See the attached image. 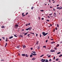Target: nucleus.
<instances>
[{
    "label": "nucleus",
    "instance_id": "nucleus-60",
    "mask_svg": "<svg viewBox=\"0 0 62 62\" xmlns=\"http://www.w3.org/2000/svg\"><path fill=\"white\" fill-rule=\"evenodd\" d=\"M7 44H8V43H6L5 44V45H7Z\"/></svg>",
    "mask_w": 62,
    "mask_h": 62
},
{
    "label": "nucleus",
    "instance_id": "nucleus-50",
    "mask_svg": "<svg viewBox=\"0 0 62 62\" xmlns=\"http://www.w3.org/2000/svg\"><path fill=\"white\" fill-rule=\"evenodd\" d=\"M38 50L39 49V47H38Z\"/></svg>",
    "mask_w": 62,
    "mask_h": 62
},
{
    "label": "nucleus",
    "instance_id": "nucleus-49",
    "mask_svg": "<svg viewBox=\"0 0 62 62\" xmlns=\"http://www.w3.org/2000/svg\"><path fill=\"white\" fill-rule=\"evenodd\" d=\"M47 17H48V18H50V16H47Z\"/></svg>",
    "mask_w": 62,
    "mask_h": 62
},
{
    "label": "nucleus",
    "instance_id": "nucleus-63",
    "mask_svg": "<svg viewBox=\"0 0 62 62\" xmlns=\"http://www.w3.org/2000/svg\"><path fill=\"white\" fill-rule=\"evenodd\" d=\"M50 8H53V7H52L51 6H50Z\"/></svg>",
    "mask_w": 62,
    "mask_h": 62
},
{
    "label": "nucleus",
    "instance_id": "nucleus-51",
    "mask_svg": "<svg viewBox=\"0 0 62 62\" xmlns=\"http://www.w3.org/2000/svg\"><path fill=\"white\" fill-rule=\"evenodd\" d=\"M28 25H30V23H29L28 24Z\"/></svg>",
    "mask_w": 62,
    "mask_h": 62
},
{
    "label": "nucleus",
    "instance_id": "nucleus-1",
    "mask_svg": "<svg viewBox=\"0 0 62 62\" xmlns=\"http://www.w3.org/2000/svg\"><path fill=\"white\" fill-rule=\"evenodd\" d=\"M32 28L31 27H30L26 29V31H28V30H29L30 31H31Z\"/></svg>",
    "mask_w": 62,
    "mask_h": 62
},
{
    "label": "nucleus",
    "instance_id": "nucleus-12",
    "mask_svg": "<svg viewBox=\"0 0 62 62\" xmlns=\"http://www.w3.org/2000/svg\"><path fill=\"white\" fill-rule=\"evenodd\" d=\"M59 60V59L57 58L55 60L56 61H58V60Z\"/></svg>",
    "mask_w": 62,
    "mask_h": 62
},
{
    "label": "nucleus",
    "instance_id": "nucleus-4",
    "mask_svg": "<svg viewBox=\"0 0 62 62\" xmlns=\"http://www.w3.org/2000/svg\"><path fill=\"white\" fill-rule=\"evenodd\" d=\"M22 55L23 56H25V54H22Z\"/></svg>",
    "mask_w": 62,
    "mask_h": 62
},
{
    "label": "nucleus",
    "instance_id": "nucleus-41",
    "mask_svg": "<svg viewBox=\"0 0 62 62\" xmlns=\"http://www.w3.org/2000/svg\"><path fill=\"white\" fill-rule=\"evenodd\" d=\"M51 57V55H49L48 56V57Z\"/></svg>",
    "mask_w": 62,
    "mask_h": 62
},
{
    "label": "nucleus",
    "instance_id": "nucleus-17",
    "mask_svg": "<svg viewBox=\"0 0 62 62\" xmlns=\"http://www.w3.org/2000/svg\"><path fill=\"white\" fill-rule=\"evenodd\" d=\"M59 46V44H57V46H56V47H58Z\"/></svg>",
    "mask_w": 62,
    "mask_h": 62
},
{
    "label": "nucleus",
    "instance_id": "nucleus-55",
    "mask_svg": "<svg viewBox=\"0 0 62 62\" xmlns=\"http://www.w3.org/2000/svg\"><path fill=\"white\" fill-rule=\"evenodd\" d=\"M53 10L54 11H55V10L54 8H53Z\"/></svg>",
    "mask_w": 62,
    "mask_h": 62
},
{
    "label": "nucleus",
    "instance_id": "nucleus-47",
    "mask_svg": "<svg viewBox=\"0 0 62 62\" xmlns=\"http://www.w3.org/2000/svg\"><path fill=\"white\" fill-rule=\"evenodd\" d=\"M47 41H48V40H46V43L47 42Z\"/></svg>",
    "mask_w": 62,
    "mask_h": 62
},
{
    "label": "nucleus",
    "instance_id": "nucleus-46",
    "mask_svg": "<svg viewBox=\"0 0 62 62\" xmlns=\"http://www.w3.org/2000/svg\"><path fill=\"white\" fill-rule=\"evenodd\" d=\"M24 15V13H23L22 14V15Z\"/></svg>",
    "mask_w": 62,
    "mask_h": 62
},
{
    "label": "nucleus",
    "instance_id": "nucleus-37",
    "mask_svg": "<svg viewBox=\"0 0 62 62\" xmlns=\"http://www.w3.org/2000/svg\"><path fill=\"white\" fill-rule=\"evenodd\" d=\"M49 16H51V15H52V14H49Z\"/></svg>",
    "mask_w": 62,
    "mask_h": 62
},
{
    "label": "nucleus",
    "instance_id": "nucleus-3",
    "mask_svg": "<svg viewBox=\"0 0 62 62\" xmlns=\"http://www.w3.org/2000/svg\"><path fill=\"white\" fill-rule=\"evenodd\" d=\"M40 61H43V62H44V61H45V60L44 59H42L41 60H40Z\"/></svg>",
    "mask_w": 62,
    "mask_h": 62
},
{
    "label": "nucleus",
    "instance_id": "nucleus-2",
    "mask_svg": "<svg viewBox=\"0 0 62 62\" xmlns=\"http://www.w3.org/2000/svg\"><path fill=\"white\" fill-rule=\"evenodd\" d=\"M50 52H52H52H55V50H53L52 49L51 50Z\"/></svg>",
    "mask_w": 62,
    "mask_h": 62
},
{
    "label": "nucleus",
    "instance_id": "nucleus-14",
    "mask_svg": "<svg viewBox=\"0 0 62 62\" xmlns=\"http://www.w3.org/2000/svg\"><path fill=\"white\" fill-rule=\"evenodd\" d=\"M25 56L26 57H28V55H27V54H25Z\"/></svg>",
    "mask_w": 62,
    "mask_h": 62
},
{
    "label": "nucleus",
    "instance_id": "nucleus-16",
    "mask_svg": "<svg viewBox=\"0 0 62 62\" xmlns=\"http://www.w3.org/2000/svg\"><path fill=\"white\" fill-rule=\"evenodd\" d=\"M48 34V33H45V36H46V35H47V34Z\"/></svg>",
    "mask_w": 62,
    "mask_h": 62
},
{
    "label": "nucleus",
    "instance_id": "nucleus-11",
    "mask_svg": "<svg viewBox=\"0 0 62 62\" xmlns=\"http://www.w3.org/2000/svg\"><path fill=\"white\" fill-rule=\"evenodd\" d=\"M33 55L35 56V55H37V54L36 53H34L33 54Z\"/></svg>",
    "mask_w": 62,
    "mask_h": 62
},
{
    "label": "nucleus",
    "instance_id": "nucleus-32",
    "mask_svg": "<svg viewBox=\"0 0 62 62\" xmlns=\"http://www.w3.org/2000/svg\"><path fill=\"white\" fill-rule=\"evenodd\" d=\"M51 60H51V59H50L49 60V62H51Z\"/></svg>",
    "mask_w": 62,
    "mask_h": 62
},
{
    "label": "nucleus",
    "instance_id": "nucleus-58",
    "mask_svg": "<svg viewBox=\"0 0 62 62\" xmlns=\"http://www.w3.org/2000/svg\"><path fill=\"white\" fill-rule=\"evenodd\" d=\"M38 18L39 20H40V17H39Z\"/></svg>",
    "mask_w": 62,
    "mask_h": 62
},
{
    "label": "nucleus",
    "instance_id": "nucleus-10",
    "mask_svg": "<svg viewBox=\"0 0 62 62\" xmlns=\"http://www.w3.org/2000/svg\"><path fill=\"white\" fill-rule=\"evenodd\" d=\"M1 28H5V26H2L1 27Z\"/></svg>",
    "mask_w": 62,
    "mask_h": 62
},
{
    "label": "nucleus",
    "instance_id": "nucleus-9",
    "mask_svg": "<svg viewBox=\"0 0 62 62\" xmlns=\"http://www.w3.org/2000/svg\"><path fill=\"white\" fill-rule=\"evenodd\" d=\"M15 26L16 27H18V25L17 24L16 25H15Z\"/></svg>",
    "mask_w": 62,
    "mask_h": 62
},
{
    "label": "nucleus",
    "instance_id": "nucleus-20",
    "mask_svg": "<svg viewBox=\"0 0 62 62\" xmlns=\"http://www.w3.org/2000/svg\"><path fill=\"white\" fill-rule=\"evenodd\" d=\"M27 34H28V33H25L24 34V35H25V36L26 35H27Z\"/></svg>",
    "mask_w": 62,
    "mask_h": 62
},
{
    "label": "nucleus",
    "instance_id": "nucleus-22",
    "mask_svg": "<svg viewBox=\"0 0 62 62\" xmlns=\"http://www.w3.org/2000/svg\"><path fill=\"white\" fill-rule=\"evenodd\" d=\"M30 57H32L33 56V55L32 54H31L30 55Z\"/></svg>",
    "mask_w": 62,
    "mask_h": 62
},
{
    "label": "nucleus",
    "instance_id": "nucleus-7",
    "mask_svg": "<svg viewBox=\"0 0 62 62\" xmlns=\"http://www.w3.org/2000/svg\"><path fill=\"white\" fill-rule=\"evenodd\" d=\"M36 59V58H33L32 59V60H35Z\"/></svg>",
    "mask_w": 62,
    "mask_h": 62
},
{
    "label": "nucleus",
    "instance_id": "nucleus-42",
    "mask_svg": "<svg viewBox=\"0 0 62 62\" xmlns=\"http://www.w3.org/2000/svg\"><path fill=\"white\" fill-rule=\"evenodd\" d=\"M28 12H27L26 13V14L25 15H26L28 14Z\"/></svg>",
    "mask_w": 62,
    "mask_h": 62
},
{
    "label": "nucleus",
    "instance_id": "nucleus-35",
    "mask_svg": "<svg viewBox=\"0 0 62 62\" xmlns=\"http://www.w3.org/2000/svg\"><path fill=\"white\" fill-rule=\"evenodd\" d=\"M57 27H59V25H58V24H57Z\"/></svg>",
    "mask_w": 62,
    "mask_h": 62
},
{
    "label": "nucleus",
    "instance_id": "nucleus-62",
    "mask_svg": "<svg viewBox=\"0 0 62 62\" xmlns=\"http://www.w3.org/2000/svg\"><path fill=\"white\" fill-rule=\"evenodd\" d=\"M8 38H6V40H8Z\"/></svg>",
    "mask_w": 62,
    "mask_h": 62
},
{
    "label": "nucleus",
    "instance_id": "nucleus-31",
    "mask_svg": "<svg viewBox=\"0 0 62 62\" xmlns=\"http://www.w3.org/2000/svg\"><path fill=\"white\" fill-rule=\"evenodd\" d=\"M43 48H46V46H43Z\"/></svg>",
    "mask_w": 62,
    "mask_h": 62
},
{
    "label": "nucleus",
    "instance_id": "nucleus-30",
    "mask_svg": "<svg viewBox=\"0 0 62 62\" xmlns=\"http://www.w3.org/2000/svg\"><path fill=\"white\" fill-rule=\"evenodd\" d=\"M14 36L15 37H17V36L15 34L14 35Z\"/></svg>",
    "mask_w": 62,
    "mask_h": 62
},
{
    "label": "nucleus",
    "instance_id": "nucleus-21",
    "mask_svg": "<svg viewBox=\"0 0 62 62\" xmlns=\"http://www.w3.org/2000/svg\"><path fill=\"white\" fill-rule=\"evenodd\" d=\"M44 54L42 55H41L40 56V57H43V56H44Z\"/></svg>",
    "mask_w": 62,
    "mask_h": 62
},
{
    "label": "nucleus",
    "instance_id": "nucleus-44",
    "mask_svg": "<svg viewBox=\"0 0 62 62\" xmlns=\"http://www.w3.org/2000/svg\"><path fill=\"white\" fill-rule=\"evenodd\" d=\"M54 31H53V32H54V31H55V29H54Z\"/></svg>",
    "mask_w": 62,
    "mask_h": 62
},
{
    "label": "nucleus",
    "instance_id": "nucleus-23",
    "mask_svg": "<svg viewBox=\"0 0 62 62\" xmlns=\"http://www.w3.org/2000/svg\"><path fill=\"white\" fill-rule=\"evenodd\" d=\"M54 14L55 15H54V16H56V14L55 13H54Z\"/></svg>",
    "mask_w": 62,
    "mask_h": 62
},
{
    "label": "nucleus",
    "instance_id": "nucleus-19",
    "mask_svg": "<svg viewBox=\"0 0 62 62\" xmlns=\"http://www.w3.org/2000/svg\"><path fill=\"white\" fill-rule=\"evenodd\" d=\"M23 48H26V46H25V45H24V46H23Z\"/></svg>",
    "mask_w": 62,
    "mask_h": 62
},
{
    "label": "nucleus",
    "instance_id": "nucleus-57",
    "mask_svg": "<svg viewBox=\"0 0 62 62\" xmlns=\"http://www.w3.org/2000/svg\"><path fill=\"white\" fill-rule=\"evenodd\" d=\"M40 37H41V34H40Z\"/></svg>",
    "mask_w": 62,
    "mask_h": 62
},
{
    "label": "nucleus",
    "instance_id": "nucleus-27",
    "mask_svg": "<svg viewBox=\"0 0 62 62\" xmlns=\"http://www.w3.org/2000/svg\"><path fill=\"white\" fill-rule=\"evenodd\" d=\"M33 8H34V7H32L31 8V9H33Z\"/></svg>",
    "mask_w": 62,
    "mask_h": 62
},
{
    "label": "nucleus",
    "instance_id": "nucleus-38",
    "mask_svg": "<svg viewBox=\"0 0 62 62\" xmlns=\"http://www.w3.org/2000/svg\"><path fill=\"white\" fill-rule=\"evenodd\" d=\"M46 21L47 22H49V20H46Z\"/></svg>",
    "mask_w": 62,
    "mask_h": 62
},
{
    "label": "nucleus",
    "instance_id": "nucleus-56",
    "mask_svg": "<svg viewBox=\"0 0 62 62\" xmlns=\"http://www.w3.org/2000/svg\"><path fill=\"white\" fill-rule=\"evenodd\" d=\"M32 34H33V35H34V34H35V33H32Z\"/></svg>",
    "mask_w": 62,
    "mask_h": 62
},
{
    "label": "nucleus",
    "instance_id": "nucleus-28",
    "mask_svg": "<svg viewBox=\"0 0 62 62\" xmlns=\"http://www.w3.org/2000/svg\"><path fill=\"white\" fill-rule=\"evenodd\" d=\"M59 7H57L56 8L57 9H59Z\"/></svg>",
    "mask_w": 62,
    "mask_h": 62
},
{
    "label": "nucleus",
    "instance_id": "nucleus-8",
    "mask_svg": "<svg viewBox=\"0 0 62 62\" xmlns=\"http://www.w3.org/2000/svg\"><path fill=\"white\" fill-rule=\"evenodd\" d=\"M13 38V36H12L9 37V39H12Z\"/></svg>",
    "mask_w": 62,
    "mask_h": 62
},
{
    "label": "nucleus",
    "instance_id": "nucleus-24",
    "mask_svg": "<svg viewBox=\"0 0 62 62\" xmlns=\"http://www.w3.org/2000/svg\"><path fill=\"white\" fill-rule=\"evenodd\" d=\"M32 52L33 53H36V52L35 51H32Z\"/></svg>",
    "mask_w": 62,
    "mask_h": 62
},
{
    "label": "nucleus",
    "instance_id": "nucleus-54",
    "mask_svg": "<svg viewBox=\"0 0 62 62\" xmlns=\"http://www.w3.org/2000/svg\"><path fill=\"white\" fill-rule=\"evenodd\" d=\"M27 25H28V24H26V26H27Z\"/></svg>",
    "mask_w": 62,
    "mask_h": 62
},
{
    "label": "nucleus",
    "instance_id": "nucleus-53",
    "mask_svg": "<svg viewBox=\"0 0 62 62\" xmlns=\"http://www.w3.org/2000/svg\"><path fill=\"white\" fill-rule=\"evenodd\" d=\"M24 16H25V15H23L22 16V17H24Z\"/></svg>",
    "mask_w": 62,
    "mask_h": 62
},
{
    "label": "nucleus",
    "instance_id": "nucleus-13",
    "mask_svg": "<svg viewBox=\"0 0 62 62\" xmlns=\"http://www.w3.org/2000/svg\"><path fill=\"white\" fill-rule=\"evenodd\" d=\"M30 35H31V34H28L27 35V36L28 37H30Z\"/></svg>",
    "mask_w": 62,
    "mask_h": 62
},
{
    "label": "nucleus",
    "instance_id": "nucleus-61",
    "mask_svg": "<svg viewBox=\"0 0 62 62\" xmlns=\"http://www.w3.org/2000/svg\"><path fill=\"white\" fill-rule=\"evenodd\" d=\"M50 26H52V24H50Z\"/></svg>",
    "mask_w": 62,
    "mask_h": 62
},
{
    "label": "nucleus",
    "instance_id": "nucleus-15",
    "mask_svg": "<svg viewBox=\"0 0 62 62\" xmlns=\"http://www.w3.org/2000/svg\"><path fill=\"white\" fill-rule=\"evenodd\" d=\"M20 37H21V38H23V35H20L19 36Z\"/></svg>",
    "mask_w": 62,
    "mask_h": 62
},
{
    "label": "nucleus",
    "instance_id": "nucleus-33",
    "mask_svg": "<svg viewBox=\"0 0 62 62\" xmlns=\"http://www.w3.org/2000/svg\"><path fill=\"white\" fill-rule=\"evenodd\" d=\"M62 56V54H61V55L59 56V57H61V56Z\"/></svg>",
    "mask_w": 62,
    "mask_h": 62
},
{
    "label": "nucleus",
    "instance_id": "nucleus-18",
    "mask_svg": "<svg viewBox=\"0 0 62 62\" xmlns=\"http://www.w3.org/2000/svg\"><path fill=\"white\" fill-rule=\"evenodd\" d=\"M55 43V42H51V44H53V43Z\"/></svg>",
    "mask_w": 62,
    "mask_h": 62
},
{
    "label": "nucleus",
    "instance_id": "nucleus-59",
    "mask_svg": "<svg viewBox=\"0 0 62 62\" xmlns=\"http://www.w3.org/2000/svg\"><path fill=\"white\" fill-rule=\"evenodd\" d=\"M31 54H32V55H33V53H31Z\"/></svg>",
    "mask_w": 62,
    "mask_h": 62
},
{
    "label": "nucleus",
    "instance_id": "nucleus-36",
    "mask_svg": "<svg viewBox=\"0 0 62 62\" xmlns=\"http://www.w3.org/2000/svg\"><path fill=\"white\" fill-rule=\"evenodd\" d=\"M2 38L3 39H5V37H2Z\"/></svg>",
    "mask_w": 62,
    "mask_h": 62
},
{
    "label": "nucleus",
    "instance_id": "nucleus-45",
    "mask_svg": "<svg viewBox=\"0 0 62 62\" xmlns=\"http://www.w3.org/2000/svg\"><path fill=\"white\" fill-rule=\"evenodd\" d=\"M36 37H37V36H38V34H36Z\"/></svg>",
    "mask_w": 62,
    "mask_h": 62
},
{
    "label": "nucleus",
    "instance_id": "nucleus-39",
    "mask_svg": "<svg viewBox=\"0 0 62 62\" xmlns=\"http://www.w3.org/2000/svg\"><path fill=\"white\" fill-rule=\"evenodd\" d=\"M1 61H4V60H3V59H1Z\"/></svg>",
    "mask_w": 62,
    "mask_h": 62
},
{
    "label": "nucleus",
    "instance_id": "nucleus-25",
    "mask_svg": "<svg viewBox=\"0 0 62 62\" xmlns=\"http://www.w3.org/2000/svg\"><path fill=\"white\" fill-rule=\"evenodd\" d=\"M16 48H20V46H18L16 47Z\"/></svg>",
    "mask_w": 62,
    "mask_h": 62
},
{
    "label": "nucleus",
    "instance_id": "nucleus-43",
    "mask_svg": "<svg viewBox=\"0 0 62 62\" xmlns=\"http://www.w3.org/2000/svg\"><path fill=\"white\" fill-rule=\"evenodd\" d=\"M55 29H56V30H57V27H56V28H55Z\"/></svg>",
    "mask_w": 62,
    "mask_h": 62
},
{
    "label": "nucleus",
    "instance_id": "nucleus-40",
    "mask_svg": "<svg viewBox=\"0 0 62 62\" xmlns=\"http://www.w3.org/2000/svg\"><path fill=\"white\" fill-rule=\"evenodd\" d=\"M55 56H54V59H55Z\"/></svg>",
    "mask_w": 62,
    "mask_h": 62
},
{
    "label": "nucleus",
    "instance_id": "nucleus-29",
    "mask_svg": "<svg viewBox=\"0 0 62 62\" xmlns=\"http://www.w3.org/2000/svg\"><path fill=\"white\" fill-rule=\"evenodd\" d=\"M60 53H61L60 52H58V53H57V54H60Z\"/></svg>",
    "mask_w": 62,
    "mask_h": 62
},
{
    "label": "nucleus",
    "instance_id": "nucleus-52",
    "mask_svg": "<svg viewBox=\"0 0 62 62\" xmlns=\"http://www.w3.org/2000/svg\"><path fill=\"white\" fill-rule=\"evenodd\" d=\"M31 50H33V48H31Z\"/></svg>",
    "mask_w": 62,
    "mask_h": 62
},
{
    "label": "nucleus",
    "instance_id": "nucleus-26",
    "mask_svg": "<svg viewBox=\"0 0 62 62\" xmlns=\"http://www.w3.org/2000/svg\"><path fill=\"white\" fill-rule=\"evenodd\" d=\"M46 61H45L46 62H48V60H46Z\"/></svg>",
    "mask_w": 62,
    "mask_h": 62
},
{
    "label": "nucleus",
    "instance_id": "nucleus-34",
    "mask_svg": "<svg viewBox=\"0 0 62 62\" xmlns=\"http://www.w3.org/2000/svg\"><path fill=\"white\" fill-rule=\"evenodd\" d=\"M40 11H44V10H40Z\"/></svg>",
    "mask_w": 62,
    "mask_h": 62
},
{
    "label": "nucleus",
    "instance_id": "nucleus-6",
    "mask_svg": "<svg viewBox=\"0 0 62 62\" xmlns=\"http://www.w3.org/2000/svg\"><path fill=\"white\" fill-rule=\"evenodd\" d=\"M62 9V7H59V9Z\"/></svg>",
    "mask_w": 62,
    "mask_h": 62
},
{
    "label": "nucleus",
    "instance_id": "nucleus-64",
    "mask_svg": "<svg viewBox=\"0 0 62 62\" xmlns=\"http://www.w3.org/2000/svg\"><path fill=\"white\" fill-rule=\"evenodd\" d=\"M22 31H24V29H23L22 30Z\"/></svg>",
    "mask_w": 62,
    "mask_h": 62
},
{
    "label": "nucleus",
    "instance_id": "nucleus-5",
    "mask_svg": "<svg viewBox=\"0 0 62 62\" xmlns=\"http://www.w3.org/2000/svg\"><path fill=\"white\" fill-rule=\"evenodd\" d=\"M43 35L44 36H45V33L44 32H42Z\"/></svg>",
    "mask_w": 62,
    "mask_h": 62
},
{
    "label": "nucleus",
    "instance_id": "nucleus-48",
    "mask_svg": "<svg viewBox=\"0 0 62 62\" xmlns=\"http://www.w3.org/2000/svg\"><path fill=\"white\" fill-rule=\"evenodd\" d=\"M42 20H44V18H42Z\"/></svg>",
    "mask_w": 62,
    "mask_h": 62
}]
</instances>
